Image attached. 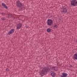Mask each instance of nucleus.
<instances>
[{
    "label": "nucleus",
    "mask_w": 77,
    "mask_h": 77,
    "mask_svg": "<svg viewBox=\"0 0 77 77\" xmlns=\"http://www.w3.org/2000/svg\"><path fill=\"white\" fill-rule=\"evenodd\" d=\"M16 5L17 7L19 8L20 9L18 10V11L20 12L21 11H23L24 9V7L23 6V4L19 0L16 2Z\"/></svg>",
    "instance_id": "obj_1"
},
{
    "label": "nucleus",
    "mask_w": 77,
    "mask_h": 77,
    "mask_svg": "<svg viewBox=\"0 0 77 77\" xmlns=\"http://www.w3.org/2000/svg\"><path fill=\"white\" fill-rule=\"evenodd\" d=\"M50 71V68L47 66L46 67L43 68L42 70L41 71V77L44 76V75H45V74L47 72H48Z\"/></svg>",
    "instance_id": "obj_2"
},
{
    "label": "nucleus",
    "mask_w": 77,
    "mask_h": 77,
    "mask_svg": "<svg viewBox=\"0 0 77 77\" xmlns=\"http://www.w3.org/2000/svg\"><path fill=\"white\" fill-rule=\"evenodd\" d=\"M71 5L72 6H77V1L76 0H72L70 2Z\"/></svg>",
    "instance_id": "obj_3"
},
{
    "label": "nucleus",
    "mask_w": 77,
    "mask_h": 77,
    "mask_svg": "<svg viewBox=\"0 0 77 77\" xmlns=\"http://www.w3.org/2000/svg\"><path fill=\"white\" fill-rule=\"evenodd\" d=\"M68 9L65 6L63 7V8L61 9V12L63 13V14H66V12H67Z\"/></svg>",
    "instance_id": "obj_4"
},
{
    "label": "nucleus",
    "mask_w": 77,
    "mask_h": 77,
    "mask_svg": "<svg viewBox=\"0 0 77 77\" xmlns=\"http://www.w3.org/2000/svg\"><path fill=\"white\" fill-rule=\"evenodd\" d=\"M47 22L48 25L49 26H51L53 23V21L51 19H48L47 21Z\"/></svg>",
    "instance_id": "obj_5"
},
{
    "label": "nucleus",
    "mask_w": 77,
    "mask_h": 77,
    "mask_svg": "<svg viewBox=\"0 0 77 77\" xmlns=\"http://www.w3.org/2000/svg\"><path fill=\"white\" fill-rule=\"evenodd\" d=\"M21 27H22V23H18L17 26V30H19V29L21 28Z\"/></svg>",
    "instance_id": "obj_6"
},
{
    "label": "nucleus",
    "mask_w": 77,
    "mask_h": 77,
    "mask_svg": "<svg viewBox=\"0 0 77 77\" xmlns=\"http://www.w3.org/2000/svg\"><path fill=\"white\" fill-rule=\"evenodd\" d=\"M15 32V29H11L10 31L8 32V35H11V34H12L14 32Z\"/></svg>",
    "instance_id": "obj_7"
},
{
    "label": "nucleus",
    "mask_w": 77,
    "mask_h": 77,
    "mask_svg": "<svg viewBox=\"0 0 77 77\" xmlns=\"http://www.w3.org/2000/svg\"><path fill=\"white\" fill-rule=\"evenodd\" d=\"M2 6L4 8H5V9H7L8 8L7 6H6V5L4 3H2Z\"/></svg>",
    "instance_id": "obj_8"
},
{
    "label": "nucleus",
    "mask_w": 77,
    "mask_h": 77,
    "mask_svg": "<svg viewBox=\"0 0 77 77\" xmlns=\"http://www.w3.org/2000/svg\"><path fill=\"white\" fill-rule=\"evenodd\" d=\"M73 59H76V60H77V52H76V53L75 54L74 56H73Z\"/></svg>",
    "instance_id": "obj_9"
},
{
    "label": "nucleus",
    "mask_w": 77,
    "mask_h": 77,
    "mask_svg": "<svg viewBox=\"0 0 77 77\" xmlns=\"http://www.w3.org/2000/svg\"><path fill=\"white\" fill-rule=\"evenodd\" d=\"M51 30L52 31H51ZM51 32H52L53 30L50 28H48L47 29V32H48V33L50 32H51Z\"/></svg>",
    "instance_id": "obj_10"
},
{
    "label": "nucleus",
    "mask_w": 77,
    "mask_h": 77,
    "mask_svg": "<svg viewBox=\"0 0 77 77\" xmlns=\"http://www.w3.org/2000/svg\"><path fill=\"white\" fill-rule=\"evenodd\" d=\"M51 75L52 77H55V75H56V73L54 72L51 73Z\"/></svg>",
    "instance_id": "obj_11"
},
{
    "label": "nucleus",
    "mask_w": 77,
    "mask_h": 77,
    "mask_svg": "<svg viewBox=\"0 0 77 77\" xmlns=\"http://www.w3.org/2000/svg\"><path fill=\"white\" fill-rule=\"evenodd\" d=\"M52 68H53L54 70H55V71H57L58 70V68H56V67H53Z\"/></svg>",
    "instance_id": "obj_12"
},
{
    "label": "nucleus",
    "mask_w": 77,
    "mask_h": 77,
    "mask_svg": "<svg viewBox=\"0 0 77 77\" xmlns=\"http://www.w3.org/2000/svg\"><path fill=\"white\" fill-rule=\"evenodd\" d=\"M54 28H56V29L58 27V26H57V25L55 24L54 25Z\"/></svg>",
    "instance_id": "obj_13"
},
{
    "label": "nucleus",
    "mask_w": 77,
    "mask_h": 77,
    "mask_svg": "<svg viewBox=\"0 0 77 77\" xmlns=\"http://www.w3.org/2000/svg\"><path fill=\"white\" fill-rule=\"evenodd\" d=\"M2 20L3 21H4V20H6V18L3 17H2V18H1Z\"/></svg>",
    "instance_id": "obj_14"
},
{
    "label": "nucleus",
    "mask_w": 77,
    "mask_h": 77,
    "mask_svg": "<svg viewBox=\"0 0 77 77\" xmlns=\"http://www.w3.org/2000/svg\"><path fill=\"white\" fill-rule=\"evenodd\" d=\"M6 71H9V69H8V68H7L6 69Z\"/></svg>",
    "instance_id": "obj_15"
},
{
    "label": "nucleus",
    "mask_w": 77,
    "mask_h": 77,
    "mask_svg": "<svg viewBox=\"0 0 77 77\" xmlns=\"http://www.w3.org/2000/svg\"><path fill=\"white\" fill-rule=\"evenodd\" d=\"M25 27L26 28H29V26H28L26 25Z\"/></svg>",
    "instance_id": "obj_16"
},
{
    "label": "nucleus",
    "mask_w": 77,
    "mask_h": 77,
    "mask_svg": "<svg viewBox=\"0 0 77 77\" xmlns=\"http://www.w3.org/2000/svg\"><path fill=\"white\" fill-rule=\"evenodd\" d=\"M70 66L71 67H72V65H70Z\"/></svg>",
    "instance_id": "obj_17"
},
{
    "label": "nucleus",
    "mask_w": 77,
    "mask_h": 77,
    "mask_svg": "<svg viewBox=\"0 0 77 77\" xmlns=\"http://www.w3.org/2000/svg\"><path fill=\"white\" fill-rule=\"evenodd\" d=\"M7 15H8L9 16V14L8 13Z\"/></svg>",
    "instance_id": "obj_18"
},
{
    "label": "nucleus",
    "mask_w": 77,
    "mask_h": 77,
    "mask_svg": "<svg viewBox=\"0 0 77 77\" xmlns=\"http://www.w3.org/2000/svg\"><path fill=\"white\" fill-rule=\"evenodd\" d=\"M76 42H77V39L76 40Z\"/></svg>",
    "instance_id": "obj_19"
},
{
    "label": "nucleus",
    "mask_w": 77,
    "mask_h": 77,
    "mask_svg": "<svg viewBox=\"0 0 77 77\" xmlns=\"http://www.w3.org/2000/svg\"><path fill=\"white\" fill-rule=\"evenodd\" d=\"M3 13H2V15H3Z\"/></svg>",
    "instance_id": "obj_20"
},
{
    "label": "nucleus",
    "mask_w": 77,
    "mask_h": 77,
    "mask_svg": "<svg viewBox=\"0 0 77 77\" xmlns=\"http://www.w3.org/2000/svg\"><path fill=\"white\" fill-rule=\"evenodd\" d=\"M62 64H61V65H62Z\"/></svg>",
    "instance_id": "obj_21"
}]
</instances>
